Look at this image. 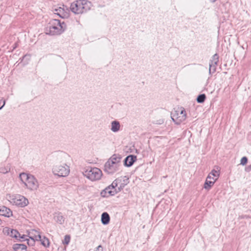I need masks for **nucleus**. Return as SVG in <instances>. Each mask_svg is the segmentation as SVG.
Returning <instances> with one entry per match:
<instances>
[{
  "mask_svg": "<svg viewBox=\"0 0 251 251\" xmlns=\"http://www.w3.org/2000/svg\"><path fill=\"white\" fill-rule=\"evenodd\" d=\"M31 231H30L28 233V236H33L35 237V235H37V234H38L37 233H36L34 232H33V234H31Z\"/></svg>",
  "mask_w": 251,
  "mask_h": 251,
  "instance_id": "nucleus-33",
  "label": "nucleus"
},
{
  "mask_svg": "<svg viewBox=\"0 0 251 251\" xmlns=\"http://www.w3.org/2000/svg\"><path fill=\"white\" fill-rule=\"evenodd\" d=\"M66 28V25L60 20L52 19L49 25L46 27V33L50 35H59L63 33Z\"/></svg>",
  "mask_w": 251,
  "mask_h": 251,
  "instance_id": "nucleus-1",
  "label": "nucleus"
},
{
  "mask_svg": "<svg viewBox=\"0 0 251 251\" xmlns=\"http://www.w3.org/2000/svg\"><path fill=\"white\" fill-rule=\"evenodd\" d=\"M128 179V177L126 176H121L113 181L111 187L112 188L114 187L118 193L129 183Z\"/></svg>",
  "mask_w": 251,
  "mask_h": 251,
  "instance_id": "nucleus-7",
  "label": "nucleus"
},
{
  "mask_svg": "<svg viewBox=\"0 0 251 251\" xmlns=\"http://www.w3.org/2000/svg\"><path fill=\"white\" fill-rule=\"evenodd\" d=\"M101 221L103 225H107L110 221V216L107 212H103L101 215Z\"/></svg>",
  "mask_w": 251,
  "mask_h": 251,
  "instance_id": "nucleus-19",
  "label": "nucleus"
},
{
  "mask_svg": "<svg viewBox=\"0 0 251 251\" xmlns=\"http://www.w3.org/2000/svg\"><path fill=\"white\" fill-rule=\"evenodd\" d=\"M211 2H215L216 0H210Z\"/></svg>",
  "mask_w": 251,
  "mask_h": 251,
  "instance_id": "nucleus-36",
  "label": "nucleus"
},
{
  "mask_svg": "<svg viewBox=\"0 0 251 251\" xmlns=\"http://www.w3.org/2000/svg\"><path fill=\"white\" fill-rule=\"evenodd\" d=\"M217 66V65L209 64V74L210 75H212L216 72Z\"/></svg>",
  "mask_w": 251,
  "mask_h": 251,
  "instance_id": "nucleus-23",
  "label": "nucleus"
},
{
  "mask_svg": "<svg viewBox=\"0 0 251 251\" xmlns=\"http://www.w3.org/2000/svg\"><path fill=\"white\" fill-rule=\"evenodd\" d=\"M209 175H211V176L214 177V178H216V180H217L219 175V171L215 170L213 169L212 171L209 174Z\"/></svg>",
  "mask_w": 251,
  "mask_h": 251,
  "instance_id": "nucleus-26",
  "label": "nucleus"
},
{
  "mask_svg": "<svg viewBox=\"0 0 251 251\" xmlns=\"http://www.w3.org/2000/svg\"><path fill=\"white\" fill-rule=\"evenodd\" d=\"M120 129V122L117 121H114L111 122V130L113 132H117Z\"/></svg>",
  "mask_w": 251,
  "mask_h": 251,
  "instance_id": "nucleus-18",
  "label": "nucleus"
},
{
  "mask_svg": "<svg viewBox=\"0 0 251 251\" xmlns=\"http://www.w3.org/2000/svg\"><path fill=\"white\" fill-rule=\"evenodd\" d=\"M26 246L22 244L14 245L13 249L15 251H26Z\"/></svg>",
  "mask_w": 251,
  "mask_h": 251,
  "instance_id": "nucleus-21",
  "label": "nucleus"
},
{
  "mask_svg": "<svg viewBox=\"0 0 251 251\" xmlns=\"http://www.w3.org/2000/svg\"><path fill=\"white\" fill-rule=\"evenodd\" d=\"M120 166L117 163L107 161L104 166V171L108 174H113L119 170Z\"/></svg>",
  "mask_w": 251,
  "mask_h": 251,
  "instance_id": "nucleus-8",
  "label": "nucleus"
},
{
  "mask_svg": "<svg viewBox=\"0 0 251 251\" xmlns=\"http://www.w3.org/2000/svg\"><path fill=\"white\" fill-rule=\"evenodd\" d=\"M10 170V168L9 166L6 167H2L0 168V173L2 174H6L9 172Z\"/></svg>",
  "mask_w": 251,
  "mask_h": 251,
  "instance_id": "nucleus-27",
  "label": "nucleus"
},
{
  "mask_svg": "<svg viewBox=\"0 0 251 251\" xmlns=\"http://www.w3.org/2000/svg\"><path fill=\"white\" fill-rule=\"evenodd\" d=\"M84 175L92 181L99 180L102 176V172L98 168H88Z\"/></svg>",
  "mask_w": 251,
  "mask_h": 251,
  "instance_id": "nucleus-4",
  "label": "nucleus"
},
{
  "mask_svg": "<svg viewBox=\"0 0 251 251\" xmlns=\"http://www.w3.org/2000/svg\"><path fill=\"white\" fill-rule=\"evenodd\" d=\"M19 178L22 182L28 189L34 190L38 188L39 186L38 182L33 175L22 173L20 174Z\"/></svg>",
  "mask_w": 251,
  "mask_h": 251,
  "instance_id": "nucleus-3",
  "label": "nucleus"
},
{
  "mask_svg": "<svg viewBox=\"0 0 251 251\" xmlns=\"http://www.w3.org/2000/svg\"><path fill=\"white\" fill-rule=\"evenodd\" d=\"M4 231L10 237L18 239V236L20 235V233L16 229H11L8 227H5L4 229Z\"/></svg>",
  "mask_w": 251,
  "mask_h": 251,
  "instance_id": "nucleus-13",
  "label": "nucleus"
},
{
  "mask_svg": "<svg viewBox=\"0 0 251 251\" xmlns=\"http://www.w3.org/2000/svg\"><path fill=\"white\" fill-rule=\"evenodd\" d=\"M52 172L54 175L59 176H66L70 173L69 167L66 164L63 165L57 164L53 166Z\"/></svg>",
  "mask_w": 251,
  "mask_h": 251,
  "instance_id": "nucleus-6",
  "label": "nucleus"
},
{
  "mask_svg": "<svg viewBox=\"0 0 251 251\" xmlns=\"http://www.w3.org/2000/svg\"><path fill=\"white\" fill-rule=\"evenodd\" d=\"M216 181V178H214V177L212 178V180H208L206 179L205 182L204 184V188L205 189L209 190L211 189L212 186L214 185L215 182Z\"/></svg>",
  "mask_w": 251,
  "mask_h": 251,
  "instance_id": "nucleus-16",
  "label": "nucleus"
},
{
  "mask_svg": "<svg viewBox=\"0 0 251 251\" xmlns=\"http://www.w3.org/2000/svg\"><path fill=\"white\" fill-rule=\"evenodd\" d=\"M213 177H214L212 176H211V175H208V176H207L206 179H208V180H212V178Z\"/></svg>",
  "mask_w": 251,
  "mask_h": 251,
  "instance_id": "nucleus-34",
  "label": "nucleus"
},
{
  "mask_svg": "<svg viewBox=\"0 0 251 251\" xmlns=\"http://www.w3.org/2000/svg\"><path fill=\"white\" fill-rule=\"evenodd\" d=\"M251 170V166L249 167L248 168H247L246 169V171H250Z\"/></svg>",
  "mask_w": 251,
  "mask_h": 251,
  "instance_id": "nucleus-35",
  "label": "nucleus"
},
{
  "mask_svg": "<svg viewBox=\"0 0 251 251\" xmlns=\"http://www.w3.org/2000/svg\"><path fill=\"white\" fill-rule=\"evenodd\" d=\"M54 220L56 223L60 225H62L64 223L65 221V218L63 217V216L62 215L61 213H56L55 215H54Z\"/></svg>",
  "mask_w": 251,
  "mask_h": 251,
  "instance_id": "nucleus-17",
  "label": "nucleus"
},
{
  "mask_svg": "<svg viewBox=\"0 0 251 251\" xmlns=\"http://www.w3.org/2000/svg\"><path fill=\"white\" fill-rule=\"evenodd\" d=\"M118 193L116 188L113 187L112 188L111 184L106 187L100 192V195L102 197H108L110 196H114Z\"/></svg>",
  "mask_w": 251,
  "mask_h": 251,
  "instance_id": "nucleus-9",
  "label": "nucleus"
},
{
  "mask_svg": "<svg viewBox=\"0 0 251 251\" xmlns=\"http://www.w3.org/2000/svg\"><path fill=\"white\" fill-rule=\"evenodd\" d=\"M34 232L37 233L38 234L37 235H35V237L33 236H28L29 239L27 240V243L29 246H33L35 244V241L41 240V235L39 234V232L36 230H32L31 233L33 234Z\"/></svg>",
  "mask_w": 251,
  "mask_h": 251,
  "instance_id": "nucleus-11",
  "label": "nucleus"
},
{
  "mask_svg": "<svg viewBox=\"0 0 251 251\" xmlns=\"http://www.w3.org/2000/svg\"><path fill=\"white\" fill-rule=\"evenodd\" d=\"M179 115L186 116V111L183 108H181L180 111H176Z\"/></svg>",
  "mask_w": 251,
  "mask_h": 251,
  "instance_id": "nucleus-31",
  "label": "nucleus"
},
{
  "mask_svg": "<svg viewBox=\"0 0 251 251\" xmlns=\"http://www.w3.org/2000/svg\"><path fill=\"white\" fill-rule=\"evenodd\" d=\"M219 62V55L216 53L213 55L212 59L210 60L209 64L217 65Z\"/></svg>",
  "mask_w": 251,
  "mask_h": 251,
  "instance_id": "nucleus-22",
  "label": "nucleus"
},
{
  "mask_svg": "<svg viewBox=\"0 0 251 251\" xmlns=\"http://www.w3.org/2000/svg\"><path fill=\"white\" fill-rule=\"evenodd\" d=\"M28 236V235H21L20 234L19 236H18V239L17 240H19L20 241H27L28 239L26 238Z\"/></svg>",
  "mask_w": 251,
  "mask_h": 251,
  "instance_id": "nucleus-28",
  "label": "nucleus"
},
{
  "mask_svg": "<svg viewBox=\"0 0 251 251\" xmlns=\"http://www.w3.org/2000/svg\"><path fill=\"white\" fill-rule=\"evenodd\" d=\"M38 241H41V244L45 247H48L49 246L50 243L48 239L46 238L45 237H44V238L42 239V237L41 236V240H38Z\"/></svg>",
  "mask_w": 251,
  "mask_h": 251,
  "instance_id": "nucleus-25",
  "label": "nucleus"
},
{
  "mask_svg": "<svg viewBox=\"0 0 251 251\" xmlns=\"http://www.w3.org/2000/svg\"><path fill=\"white\" fill-rule=\"evenodd\" d=\"M247 162H248L247 157L244 156L241 158L240 164L242 165H245V164H247Z\"/></svg>",
  "mask_w": 251,
  "mask_h": 251,
  "instance_id": "nucleus-30",
  "label": "nucleus"
},
{
  "mask_svg": "<svg viewBox=\"0 0 251 251\" xmlns=\"http://www.w3.org/2000/svg\"><path fill=\"white\" fill-rule=\"evenodd\" d=\"M136 156L133 155H129L124 159V164L127 167L131 166L136 160Z\"/></svg>",
  "mask_w": 251,
  "mask_h": 251,
  "instance_id": "nucleus-14",
  "label": "nucleus"
},
{
  "mask_svg": "<svg viewBox=\"0 0 251 251\" xmlns=\"http://www.w3.org/2000/svg\"><path fill=\"white\" fill-rule=\"evenodd\" d=\"M92 3L87 0H77L71 3L70 9L75 14H82L90 10Z\"/></svg>",
  "mask_w": 251,
  "mask_h": 251,
  "instance_id": "nucleus-2",
  "label": "nucleus"
},
{
  "mask_svg": "<svg viewBox=\"0 0 251 251\" xmlns=\"http://www.w3.org/2000/svg\"><path fill=\"white\" fill-rule=\"evenodd\" d=\"M12 211L10 209L4 206L0 207V215L10 217L12 216Z\"/></svg>",
  "mask_w": 251,
  "mask_h": 251,
  "instance_id": "nucleus-15",
  "label": "nucleus"
},
{
  "mask_svg": "<svg viewBox=\"0 0 251 251\" xmlns=\"http://www.w3.org/2000/svg\"><path fill=\"white\" fill-rule=\"evenodd\" d=\"M121 157L117 156L116 154L113 155L107 161L113 162L114 163H117V164L120 166V162L121 160Z\"/></svg>",
  "mask_w": 251,
  "mask_h": 251,
  "instance_id": "nucleus-20",
  "label": "nucleus"
},
{
  "mask_svg": "<svg viewBox=\"0 0 251 251\" xmlns=\"http://www.w3.org/2000/svg\"><path fill=\"white\" fill-rule=\"evenodd\" d=\"M2 223V221L1 220V219H0V225H1Z\"/></svg>",
  "mask_w": 251,
  "mask_h": 251,
  "instance_id": "nucleus-37",
  "label": "nucleus"
},
{
  "mask_svg": "<svg viewBox=\"0 0 251 251\" xmlns=\"http://www.w3.org/2000/svg\"><path fill=\"white\" fill-rule=\"evenodd\" d=\"M171 118L176 124L179 125L186 120V116L179 115L177 111H175V113L172 114Z\"/></svg>",
  "mask_w": 251,
  "mask_h": 251,
  "instance_id": "nucleus-10",
  "label": "nucleus"
},
{
  "mask_svg": "<svg viewBox=\"0 0 251 251\" xmlns=\"http://www.w3.org/2000/svg\"><path fill=\"white\" fill-rule=\"evenodd\" d=\"M54 14L58 15L62 18H65L68 17V13L65 9L64 7H59L54 9Z\"/></svg>",
  "mask_w": 251,
  "mask_h": 251,
  "instance_id": "nucleus-12",
  "label": "nucleus"
},
{
  "mask_svg": "<svg viewBox=\"0 0 251 251\" xmlns=\"http://www.w3.org/2000/svg\"><path fill=\"white\" fill-rule=\"evenodd\" d=\"M8 201L14 205L25 207L28 203V200L20 195H14L8 197Z\"/></svg>",
  "mask_w": 251,
  "mask_h": 251,
  "instance_id": "nucleus-5",
  "label": "nucleus"
},
{
  "mask_svg": "<svg viewBox=\"0 0 251 251\" xmlns=\"http://www.w3.org/2000/svg\"><path fill=\"white\" fill-rule=\"evenodd\" d=\"M70 235H66L65 236L64 239L63 241V243L64 244L68 245L70 241Z\"/></svg>",
  "mask_w": 251,
  "mask_h": 251,
  "instance_id": "nucleus-29",
  "label": "nucleus"
},
{
  "mask_svg": "<svg viewBox=\"0 0 251 251\" xmlns=\"http://www.w3.org/2000/svg\"><path fill=\"white\" fill-rule=\"evenodd\" d=\"M94 251H103L102 247L101 245H99Z\"/></svg>",
  "mask_w": 251,
  "mask_h": 251,
  "instance_id": "nucleus-32",
  "label": "nucleus"
},
{
  "mask_svg": "<svg viewBox=\"0 0 251 251\" xmlns=\"http://www.w3.org/2000/svg\"><path fill=\"white\" fill-rule=\"evenodd\" d=\"M206 99V96L205 94H202L199 95L197 98V101L198 103H202Z\"/></svg>",
  "mask_w": 251,
  "mask_h": 251,
  "instance_id": "nucleus-24",
  "label": "nucleus"
}]
</instances>
